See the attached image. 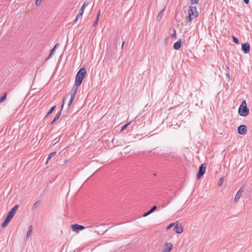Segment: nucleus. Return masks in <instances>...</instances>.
I'll return each instance as SVG.
<instances>
[{"instance_id":"obj_8","label":"nucleus","mask_w":252,"mask_h":252,"mask_svg":"<svg viewBox=\"0 0 252 252\" xmlns=\"http://www.w3.org/2000/svg\"><path fill=\"white\" fill-rule=\"evenodd\" d=\"M72 230L74 232H78L79 230H82L85 229V227L81 225L75 224L71 225Z\"/></svg>"},{"instance_id":"obj_6","label":"nucleus","mask_w":252,"mask_h":252,"mask_svg":"<svg viewBox=\"0 0 252 252\" xmlns=\"http://www.w3.org/2000/svg\"><path fill=\"white\" fill-rule=\"evenodd\" d=\"M88 5V3L87 2H85L82 5V7H81V8L80 9V10L79 11V13L77 14V15L76 16V17L74 21L75 22H76L77 21V20L78 19V18L79 17H80L81 16H82V15H83V14L84 13V10H85L86 7Z\"/></svg>"},{"instance_id":"obj_28","label":"nucleus","mask_w":252,"mask_h":252,"mask_svg":"<svg viewBox=\"0 0 252 252\" xmlns=\"http://www.w3.org/2000/svg\"><path fill=\"white\" fill-rule=\"evenodd\" d=\"M162 12H163V10L161 11L158 14V18H159V19H160L162 17Z\"/></svg>"},{"instance_id":"obj_25","label":"nucleus","mask_w":252,"mask_h":252,"mask_svg":"<svg viewBox=\"0 0 252 252\" xmlns=\"http://www.w3.org/2000/svg\"><path fill=\"white\" fill-rule=\"evenodd\" d=\"M232 37H233V41L236 44L238 43V42H239L238 39L234 36H233Z\"/></svg>"},{"instance_id":"obj_9","label":"nucleus","mask_w":252,"mask_h":252,"mask_svg":"<svg viewBox=\"0 0 252 252\" xmlns=\"http://www.w3.org/2000/svg\"><path fill=\"white\" fill-rule=\"evenodd\" d=\"M238 132L239 134L244 135L247 132V127L245 125H241L238 128Z\"/></svg>"},{"instance_id":"obj_33","label":"nucleus","mask_w":252,"mask_h":252,"mask_svg":"<svg viewBox=\"0 0 252 252\" xmlns=\"http://www.w3.org/2000/svg\"><path fill=\"white\" fill-rule=\"evenodd\" d=\"M244 1V2L246 3V4H248L249 3V0H243Z\"/></svg>"},{"instance_id":"obj_22","label":"nucleus","mask_w":252,"mask_h":252,"mask_svg":"<svg viewBox=\"0 0 252 252\" xmlns=\"http://www.w3.org/2000/svg\"><path fill=\"white\" fill-rule=\"evenodd\" d=\"M130 124V122H129V123H127V124H126L124 125L123 126V127H122V129H121V131H122V130H124V129H126V128H127V126H128Z\"/></svg>"},{"instance_id":"obj_20","label":"nucleus","mask_w":252,"mask_h":252,"mask_svg":"<svg viewBox=\"0 0 252 252\" xmlns=\"http://www.w3.org/2000/svg\"><path fill=\"white\" fill-rule=\"evenodd\" d=\"M32 226H30L29 230L28 231L27 234V238H29L31 236L32 232Z\"/></svg>"},{"instance_id":"obj_32","label":"nucleus","mask_w":252,"mask_h":252,"mask_svg":"<svg viewBox=\"0 0 252 252\" xmlns=\"http://www.w3.org/2000/svg\"><path fill=\"white\" fill-rule=\"evenodd\" d=\"M73 101H72L71 100H70V99H69V101H68V106L69 107L70 106V105L72 104Z\"/></svg>"},{"instance_id":"obj_31","label":"nucleus","mask_w":252,"mask_h":252,"mask_svg":"<svg viewBox=\"0 0 252 252\" xmlns=\"http://www.w3.org/2000/svg\"><path fill=\"white\" fill-rule=\"evenodd\" d=\"M124 150H126L125 153H126V154L130 152V151L129 149H127V147H126L124 149Z\"/></svg>"},{"instance_id":"obj_2","label":"nucleus","mask_w":252,"mask_h":252,"mask_svg":"<svg viewBox=\"0 0 252 252\" xmlns=\"http://www.w3.org/2000/svg\"><path fill=\"white\" fill-rule=\"evenodd\" d=\"M19 208V205H15L13 208H12L10 211L8 212L6 218H5V220H4L2 224V227H5L8 223L10 222V221L11 220V219L13 218L14 214H15L16 211Z\"/></svg>"},{"instance_id":"obj_3","label":"nucleus","mask_w":252,"mask_h":252,"mask_svg":"<svg viewBox=\"0 0 252 252\" xmlns=\"http://www.w3.org/2000/svg\"><path fill=\"white\" fill-rule=\"evenodd\" d=\"M198 14L196 6H190L189 10V17L186 19L187 23H190L192 19L197 16Z\"/></svg>"},{"instance_id":"obj_23","label":"nucleus","mask_w":252,"mask_h":252,"mask_svg":"<svg viewBox=\"0 0 252 252\" xmlns=\"http://www.w3.org/2000/svg\"><path fill=\"white\" fill-rule=\"evenodd\" d=\"M175 223H170V224H169L167 227H166V230H169V229H170L171 227H172L174 225H175Z\"/></svg>"},{"instance_id":"obj_5","label":"nucleus","mask_w":252,"mask_h":252,"mask_svg":"<svg viewBox=\"0 0 252 252\" xmlns=\"http://www.w3.org/2000/svg\"><path fill=\"white\" fill-rule=\"evenodd\" d=\"M206 169V163H202L199 169L198 173L197 175V179H200L205 173Z\"/></svg>"},{"instance_id":"obj_17","label":"nucleus","mask_w":252,"mask_h":252,"mask_svg":"<svg viewBox=\"0 0 252 252\" xmlns=\"http://www.w3.org/2000/svg\"><path fill=\"white\" fill-rule=\"evenodd\" d=\"M56 153L55 152H52V153H51V154H50L48 155V158H47V161H46V164H47V163H48V162L49 160L51 158H52L53 156L55 155Z\"/></svg>"},{"instance_id":"obj_1","label":"nucleus","mask_w":252,"mask_h":252,"mask_svg":"<svg viewBox=\"0 0 252 252\" xmlns=\"http://www.w3.org/2000/svg\"><path fill=\"white\" fill-rule=\"evenodd\" d=\"M86 75V70L85 68H81L77 72L75 80V88L78 87L81 85L82 82Z\"/></svg>"},{"instance_id":"obj_29","label":"nucleus","mask_w":252,"mask_h":252,"mask_svg":"<svg viewBox=\"0 0 252 252\" xmlns=\"http://www.w3.org/2000/svg\"><path fill=\"white\" fill-rule=\"evenodd\" d=\"M64 101H65V98H63V103H62V104L61 106V110H62L64 104Z\"/></svg>"},{"instance_id":"obj_10","label":"nucleus","mask_w":252,"mask_h":252,"mask_svg":"<svg viewBox=\"0 0 252 252\" xmlns=\"http://www.w3.org/2000/svg\"><path fill=\"white\" fill-rule=\"evenodd\" d=\"M173 248L172 244L171 243L165 244L164 249L162 252H170Z\"/></svg>"},{"instance_id":"obj_14","label":"nucleus","mask_w":252,"mask_h":252,"mask_svg":"<svg viewBox=\"0 0 252 252\" xmlns=\"http://www.w3.org/2000/svg\"><path fill=\"white\" fill-rule=\"evenodd\" d=\"M241 197V192H240V191H238V192L237 193L235 198H234V201L235 202V203H237L238 200H239V199L240 198V197Z\"/></svg>"},{"instance_id":"obj_15","label":"nucleus","mask_w":252,"mask_h":252,"mask_svg":"<svg viewBox=\"0 0 252 252\" xmlns=\"http://www.w3.org/2000/svg\"><path fill=\"white\" fill-rule=\"evenodd\" d=\"M7 93L6 92H5L3 94V95L0 97V103L4 101L6 99V97H7Z\"/></svg>"},{"instance_id":"obj_7","label":"nucleus","mask_w":252,"mask_h":252,"mask_svg":"<svg viewBox=\"0 0 252 252\" xmlns=\"http://www.w3.org/2000/svg\"><path fill=\"white\" fill-rule=\"evenodd\" d=\"M174 230L177 234H181L183 232V227L180 224H176L174 227Z\"/></svg>"},{"instance_id":"obj_26","label":"nucleus","mask_w":252,"mask_h":252,"mask_svg":"<svg viewBox=\"0 0 252 252\" xmlns=\"http://www.w3.org/2000/svg\"><path fill=\"white\" fill-rule=\"evenodd\" d=\"M191 1V4H197L198 2V0H190Z\"/></svg>"},{"instance_id":"obj_30","label":"nucleus","mask_w":252,"mask_h":252,"mask_svg":"<svg viewBox=\"0 0 252 252\" xmlns=\"http://www.w3.org/2000/svg\"><path fill=\"white\" fill-rule=\"evenodd\" d=\"M98 20L99 19H98V18H96V20L95 21L94 23V25H93L94 26H95L97 24Z\"/></svg>"},{"instance_id":"obj_34","label":"nucleus","mask_w":252,"mask_h":252,"mask_svg":"<svg viewBox=\"0 0 252 252\" xmlns=\"http://www.w3.org/2000/svg\"><path fill=\"white\" fill-rule=\"evenodd\" d=\"M100 11H99L98 13L97 16V17H96V18H98V19H99V16H100Z\"/></svg>"},{"instance_id":"obj_21","label":"nucleus","mask_w":252,"mask_h":252,"mask_svg":"<svg viewBox=\"0 0 252 252\" xmlns=\"http://www.w3.org/2000/svg\"><path fill=\"white\" fill-rule=\"evenodd\" d=\"M57 44H56L55 46V47L51 50L50 54L49 55V58H50L52 56V55L54 54V51L55 50V48L57 47Z\"/></svg>"},{"instance_id":"obj_13","label":"nucleus","mask_w":252,"mask_h":252,"mask_svg":"<svg viewBox=\"0 0 252 252\" xmlns=\"http://www.w3.org/2000/svg\"><path fill=\"white\" fill-rule=\"evenodd\" d=\"M157 209V206L156 205H154L151 210H150L148 212L144 213L143 215V217H147L149 215L151 214L152 213H153L156 209Z\"/></svg>"},{"instance_id":"obj_16","label":"nucleus","mask_w":252,"mask_h":252,"mask_svg":"<svg viewBox=\"0 0 252 252\" xmlns=\"http://www.w3.org/2000/svg\"><path fill=\"white\" fill-rule=\"evenodd\" d=\"M61 115V112H60L56 116V117L54 118L53 121L51 123V124L52 125L55 121H56L57 120H58L60 118Z\"/></svg>"},{"instance_id":"obj_19","label":"nucleus","mask_w":252,"mask_h":252,"mask_svg":"<svg viewBox=\"0 0 252 252\" xmlns=\"http://www.w3.org/2000/svg\"><path fill=\"white\" fill-rule=\"evenodd\" d=\"M55 107H56L55 106H52L50 108V109L49 110V111L47 112V113L46 115L45 116V117H46L48 116H49V115H50L53 112V111L54 110Z\"/></svg>"},{"instance_id":"obj_24","label":"nucleus","mask_w":252,"mask_h":252,"mask_svg":"<svg viewBox=\"0 0 252 252\" xmlns=\"http://www.w3.org/2000/svg\"><path fill=\"white\" fill-rule=\"evenodd\" d=\"M40 202L39 201H36L34 204V205H33V207L32 208L34 209H35L39 204Z\"/></svg>"},{"instance_id":"obj_18","label":"nucleus","mask_w":252,"mask_h":252,"mask_svg":"<svg viewBox=\"0 0 252 252\" xmlns=\"http://www.w3.org/2000/svg\"><path fill=\"white\" fill-rule=\"evenodd\" d=\"M77 88H75V90L74 91V92L71 94V96H70V100H71L72 101L73 100L74 97H75V94L77 92Z\"/></svg>"},{"instance_id":"obj_12","label":"nucleus","mask_w":252,"mask_h":252,"mask_svg":"<svg viewBox=\"0 0 252 252\" xmlns=\"http://www.w3.org/2000/svg\"><path fill=\"white\" fill-rule=\"evenodd\" d=\"M182 44V41L179 40L174 44L173 47L175 50H178L180 48Z\"/></svg>"},{"instance_id":"obj_4","label":"nucleus","mask_w":252,"mask_h":252,"mask_svg":"<svg viewBox=\"0 0 252 252\" xmlns=\"http://www.w3.org/2000/svg\"><path fill=\"white\" fill-rule=\"evenodd\" d=\"M239 114L242 116H247L249 114V109L247 107L245 100H243L238 110Z\"/></svg>"},{"instance_id":"obj_11","label":"nucleus","mask_w":252,"mask_h":252,"mask_svg":"<svg viewBox=\"0 0 252 252\" xmlns=\"http://www.w3.org/2000/svg\"><path fill=\"white\" fill-rule=\"evenodd\" d=\"M242 49L244 53L247 54L249 52L250 49V46L249 43H243L242 45Z\"/></svg>"},{"instance_id":"obj_35","label":"nucleus","mask_w":252,"mask_h":252,"mask_svg":"<svg viewBox=\"0 0 252 252\" xmlns=\"http://www.w3.org/2000/svg\"><path fill=\"white\" fill-rule=\"evenodd\" d=\"M172 36H176V32H175V31L174 30V34L172 35Z\"/></svg>"},{"instance_id":"obj_27","label":"nucleus","mask_w":252,"mask_h":252,"mask_svg":"<svg viewBox=\"0 0 252 252\" xmlns=\"http://www.w3.org/2000/svg\"><path fill=\"white\" fill-rule=\"evenodd\" d=\"M222 182H223V178H221L219 180V186H221L222 184Z\"/></svg>"}]
</instances>
